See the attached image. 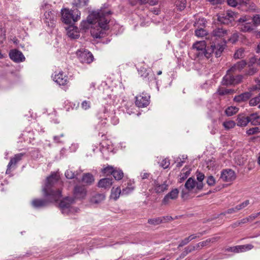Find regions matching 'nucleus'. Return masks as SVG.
Instances as JSON below:
<instances>
[{
  "instance_id": "f257e3e1",
  "label": "nucleus",
  "mask_w": 260,
  "mask_h": 260,
  "mask_svg": "<svg viewBox=\"0 0 260 260\" xmlns=\"http://www.w3.org/2000/svg\"><path fill=\"white\" fill-rule=\"evenodd\" d=\"M112 14L110 5L105 3L100 9L90 12L86 20L81 22L80 29L86 31L90 28V34L93 38H103L106 31L109 28V23Z\"/></svg>"
},
{
  "instance_id": "f03ea898",
  "label": "nucleus",
  "mask_w": 260,
  "mask_h": 260,
  "mask_svg": "<svg viewBox=\"0 0 260 260\" xmlns=\"http://www.w3.org/2000/svg\"><path fill=\"white\" fill-rule=\"evenodd\" d=\"M59 179L56 173H52L46 179L42 191L45 199H35L31 201V205L35 208H41L47 206L49 203L56 202L61 197V190L55 189V184Z\"/></svg>"
},
{
  "instance_id": "7ed1b4c3",
  "label": "nucleus",
  "mask_w": 260,
  "mask_h": 260,
  "mask_svg": "<svg viewBox=\"0 0 260 260\" xmlns=\"http://www.w3.org/2000/svg\"><path fill=\"white\" fill-rule=\"evenodd\" d=\"M74 197H66L61 200L59 204V207L63 214H69L77 210L73 208L71 205L74 203L75 199H83L87 195V190L83 185H76L73 190Z\"/></svg>"
},
{
  "instance_id": "20e7f679",
  "label": "nucleus",
  "mask_w": 260,
  "mask_h": 260,
  "mask_svg": "<svg viewBox=\"0 0 260 260\" xmlns=\"http://www.w3.org/2000/svg\"><path fill=\"white\" fill-rule=\"evenodd\" d=\"M61 13L62 21L67 24L76 22L80 18L81 13L79 10L63 8Z\"/></svg>"
},
{
  "instance_id": "39448f33",
  "label": "nucleus",
  "mask_w": 260,
  "mask_h": 260,
  "mask_svg": "<svg viewBox=\"0 0 260 260\" xmlns=\"http://www.w3.org/2000/svg\"><path fill=\"white\" fill-rule=\"evenodd\" d=\"M236 13L231 10H227L223 13H219L218 20L222 24H228L234 21Z\"/></svg>"
},
{
  "instance_id": "423d86ee",
  "label": "nucleus",
  "mask_w": 260,
  "mask_h": 260,
  "mask_svg": "<svg viewBox=\"0 0 260 260\" xmlns=\"http://www.w3.org/2000/svg\"><path fill=\"white\" fill-rule=\"evenodd\" d=\"M136 105L139 108L146 107L150 104V96L147 93L142 92L135 97Z\"/></svg>"
},
{
  "instance_id": "0eeeda50",
  "label": "nucleus",
  "mask_w": 260,
  "mask_h": 260,
  "mask_svg": "<svg viewBox=\"0 0 260 260\" xmlns=\"http://www.w3.org/2000/svg\"><path fill=\"white\" fill-rule=\"evenodd\" d=\"M80 61L83 63L89 64L93 60L92 54L88 50L78 51L77 52Z\"/></svg>"
},
{
  "instance_id": "6e6552de",
  "label": "nucleus",
  "mask_w": 260,
  "mask_h": 260,
  "mask_svg": "<svg viewBox=\"0 0 260 260\" xmlns=\"http://www.w3.org/2000/svg\"><path fill=\"white\" fill-rule=\"evenodd\" d=\"M139 74L147 82L149 83L155 79V76L153 72L150 70H146L145 68H142L138 70Z\"/></svg>"
},
{
  "instance_id": "1a4fd4ad",
  "label": "nucleus",
  "mask_w": 260,
  "mask_h": 260,
  "mask_svg": "<svg viewBox=\"0 0 260 260\" xmlns=\"http://www.w3.org/2000/svg\"><path fill=\"white\" fill-rule=\"evenodd\" d=\"M239 22H242L239 24V28L243 32H252L254 30V25L251 22H246L245 18H240L239 19Z\"/></svg>"
},
{
  "instance_id": "9d476101",
  "label": "nucleus",
  "mask_w": 260,
  "mask_h": 260,
  "mask_svg": "<svg viewBox=\"0 0 260 260\" xmlns=\"http://www.w3.org/2000/svg\"><path fill=\"white\" fill-rule=\"evenodd\" d=\"M236 177L235 172L231 169L224 170L221 173L220 179L223 181L231 182L234 180Z\"/></svg>"
},
{
  "instance_id": "9b49d317",
  "label": "nucleus",
  "mask_w": 260,
  "mask_h": 260,
  "mask_svg": "<svg viewBox=\"0 0 260 260\" xmlns=\"http://www.w3.org/2000/svg\"><path fill=\"white\" fill-rule=\"evenodd\" d=\"M9 55L11 59L15 62H22L25 60V57L22 53L16 49L11 50Z\"/></svg>"
},
{
  "instance_id": "f8f14e48",
  "label": "nucleus",
  "mask_w": 260,
  "mask_h": 260,
  "mask_svg": "<svg viewBox=\"0 0 260 260\" xmlns=\"http://www.w3.org/2000/svg\"><path fill=\"white\" fill-rule=\"evenodd\" d=\"M249 204V201L247 200L242 203L237 205L234 208H231L228 209L224 212L221 213L220 214L222 215H225L227 214H233L234 213H236L239 211L242 210V209L245 208Z\"/></svg>"
},
{
  "instance_id": "ddd939ff",
  "label": "nucleus",
  "mask_w": 260,
  "mask_h": 260,
  "mask_svg": "<svg viewBox=\"0 0 260 260\" xmlns=\"http://www.w3.org/2000/svg\"><path fill=\"white\" fill-rule=\"evenodd\" d=\"M53 80L59 85H66L68 83V77L62 71L55 74L53 77Z\"/></svg>"
},
{
  "instance_id": "4468645a",
  "label": "nucleus",
  "mask_w": 260,
  "mask_h": 260,
  "mask_svg": "<svg viewBox=\"0 0 260 260\" xmlns=\"http://www.w3.org/2000/svg\"><path fill=\"white\" fill-rule=\"evenodd\" d=\"M179 191L177 188L172 190L167 194L162 200V205H168L170 202V200H175L178 196Z\"/></svg>"
},
{
  "instance_id": "2eb2a0df",
  "label": "nucleus",
  "mask_w": 260,
  "mask_h": 260,
  "mask_svg": "<svg viewBox=\"0 0 260 260\" xmlns=\"http://www.w3.org/2000/svg\"><path fill=\"white\" fill-rule=\"evenodd\" d=\"M67 34L72 39H78L80 37L78 28L74 25H70L67 28Z\"/></svg>"
},
{
  "instance_id": "dca6fc26",
  "label": "nucleus",
  "mask_w": 260,
  "mask_h": 260,
  "mask_svg": "<svg viewBox=\"0 0 260 260\" xmlns=\"http://www.w3.org/2000/svg\"><path fill=\"white\" fill-rule=\"evenodd\" d=\"M247 62L245 60H241L234 64L228 70V72L232 73L241 72L246 66Z\"/></svg>"
},
{
  "instance_id": "f3484780",
  "label": "nucleus",
  "mask_w": 260,
  "mask_h": 260,
  "mask_svg": "<svg viewBox=\"0 0 260 260\" xmlns=\"http://www.w3.org/2000/svg\"><path fill=\"white\" fill-rule=\"evenodd\" d=\"M107 127V118H102V117L98 118V121L95 126V128L99 132V134L101 133L102 136L104 135L103 133L105 131Z\"/></svg>"
},
{
  "instance_id": "a211bd4d",
  "label": "nucleus",
  "mask_w": 260,
  "mask_h": 260,
  "mask_svg": "<svg viewBox=\"0 0 260 260\" xmlns=\"http://www.w3.org/2000/svg\"><path fill=\"white\" fill-rule=\"evenodd\" d=\"M234 75L231 72H226V75L222 78L221 84L224 86L234 85Z\"/></svg>"
},
{
  "instance_id": "6ab92c4d",
  "label": "nucleus",
  "mask_w": 260,
  "mask_h": 260,
  "mask_svg": "<svg viewBox=\"0 0 260 260\" xmlns=\"http://www.w3.org/2000/svg\"><path fill=\"white\" fill-rule=\"evenodd\" d=\"M154 183V190L157 193H162L168 188V184H167V181L160 183L158 181L155 180Z\"/></svg>"
},
{
  "instance_id": "aec40b11",
  "label": "nucleus",
  "mask_w": 260,
  "mask_h": 260,
  "mask_svg": "<svg viewBox=\"0 0 260 260\" xmlns=\"http://www.w3.org/2000/svg\"><path fill=\"white\" fill-rule=\"evenodd\" d=\"M112 179L105 178L99 180L98 184V186L100 188L109 189L112 186Z\"/></svg>"
},
{
  "instance_id": "412c9836",
  "label": "nucleus",
  "mask_w": 260,
  "mask_h": 260,
  "mask_svg": "<svg viewBox=\"0 0 260 260\" xmlns=\"http://www.w3.org/2000/svg\"><path fill=\"white\" fill-rule=\"evenodd\" d=\"M237 124L239 126H245L250 122L249 116H246L245 115H239L237 118Z\"/></svg>"
},
{
  "instance_id": "4be33fe9",
  "label": "nucleus",
  "mask_w": 260,
  "mask_h": 260,
  "mask_svg": "<svg viewBox=\"0 0 260 260\" xmlns=\"http://www.w3.org/2000/svg\"><path fill=\"white\" fill-rule=\"evenodd\" d=\"M210 46L213 49V54H215L216 57H220L224 49V45L219 44L213 43Z\"/></svg>"
},
{
  "instance_id": "5701e85b",
  "label": "nucleus",
  "mask_w": 260,
  "mask_h": 260,
  "mask_svg": "<svg viewBox=\"0 0 260 260\" xmlns=\"http://www.w3.org/2000/svg\"><path fill=\"white\" fill-rule=\"evenodd\" d=\"M89 0H74L73 5L76 8L75 9H86L88 6Z\"/></svg>"
},
{
  "instance_id": "b1692460",
  "label": "nucleus",
  "mask_w": 260,
  "mask_h": 260,
  "mask_svg": "<svg viewBox=\"0 0 260 260\" xmlns=\"http://www.w3.org/2000/svg\"><path fill=\"white\" fill-rule=\"evenodd\" d=\"M251 96L250 92H245L238 95L235 96L234 101L237 103H241L248 100Z\"/></svg>"
},
{
  "instance_id": "393cba45",
  "label": "nucleus",
  "mask_w": 260,
  "mask_h": 260,
  "mask_svg": "<svg viewBox=\"0 0 260 260\" xmlns=\"http://www.w3.org/2000/svg\"><path fill=\"white\" fill-rule=\"evenodd\" d=\"M45 22L48 26H52L54 20L55 16L51 11H46L44 13Z\"/></svg>"
},
{
  "instance_id": "a878e982",
  "label": "nucleus",
  "mask_w": 260,
  "mask_h": 260,
  "mask_svg": "<svg viewBox=\"0 0 260 260\" xmlns=\"http://www.w3.org/2000/svg\"><path fill=\"white\" fill-rule=\"evenodd\" d=\"M227 34V30L222 27H216L212 32V35L217 38H221Z\"/></svg>"
},
{
  "instance_id": "bb28decb",
  "label": "nucleus",
  "mask_w": 260,
  "mask_h": 260,
  "mask_svg": "<svg viewBox=\"0 0 260 260\" xmlns=\"http://www.w3.org/2000/svg\"><path fill=\"white\" fill-rule=\"evenodd\" d=\"M105 199V195L104 193H96L90 199V202L93 204H98Z\"/></svg>"
},
{
  "instance_id": "cd10ccee",
  "label": "nucleus",
  "mask_w": 260,
  "mask_h": 260,
  "mask_svg": "<svg viewBox=\"0 0 260 260\" xmlns=\"http://www.w3.org/2000/svg\"><path fill=\"white\" fill-rule=\"evenodd\" d=\"M83 182L87 185H90L94 181L93 176L90 173H85L83 175L82 178Z\"/></svg>"
},
{
  "instance_id": "c85d7f7f",
  "label": "nucleus",
  "mask_w": 260,
  "mask_h": 260,
  "mask_svg": "<svg viewBox=\"0 0 260 260\" xmlns=\"http://www.w3.org/2000/svg\"><path fill=\"white\" fill-rule=\"evenodd\" d=\"M25 155L24 153H19L15 154L13 157L10 159L9 165L12 167L15 166L17 163L21 160L23 156Z\"/></svg>"
},
{
  "instance_id": "c756f323",
  "label": "nucleus",
  "mask_w": 260,
  "mask_h": 260,
  "mask_svg": "<svg viewBox=\"0 0 260 260\" xmlns=\"http://www.w3.org/2000/svg\"><path fill=\"white\" fill-rule=\"evenodd\" d=\"M249 120L252 125H260V116L257 115L256 113L250 114L249 115Z\"/></svg>"
},
{
  "instance_id": "7c9ffc66",
  "label": "nucleus",
  "mask_w": 260,
  "mask_h": 260,
  "mask_svg": "<svg viewBox=\"0 0 260 260\" xmlns=\"http://www.w3.org/2000/svg\"><path fill=\"white\" fill-rule=\"evenodd\" d=\"M192 47L197 50L201 51V53H203L206 48V44L205 41L197 42L193 44Z\"/></svg>"
},
{
  "instance_id": "2f4dec72",
  "label": "nucleus",
  "mask_w": 260,
  "mask_h": 260,
  "mask_svg": "<svg viewBox=\"0 0 260 260\" xmlns=\"http://www.w3.org/2000/svg\"><path fill=\"white\" fill-rule=\"evenodd\" d=\"M196 181L194 179L189 178L185 183V187L188 191H190L196 186Z\"/></svg>"
},
{
  "instance_id": "473e14b6",
  "label": "nucleus",
  "mask_w": 260,
  "mask_h": 260,
  "mask_svg": "<svg viewBox=\"0 0 260 260\" xmlns=\"http://www.w3.org/2000/svg\"><path fill=\"white\" fill-rule=\"evenodd\" d=\"M235 90L232 89H228L224 87H219L217 90V93L220 95L230 94L234 93Z\"/></svg>"
},
{
  "instance_id": "72a5a7b5",
  "label": "nucleus",
  "mask_w": 260,
  "mask_h": 260,
  "mask_svg": "<svg viewBox=\"0 0 260 260\" xmlns=\"http://www.w3.org/2000/svg\"><path fill=\"white\" fill-rule=\"evenodd\" d=\"M214 50L211 46L206 48L203 53H199V55H204L207 58H209L213 54Z\"/></svg>"
},
{
  "instance_id": "f704fd0d",
  "label": "nucleus",
  "mask_w": 260,
  "mask_h": 260,
  "mask_svg": "<svg viewBox=\"0 0 260 260\" xmlns=\"http://www.w3.org/2000/svg\"><path fill=\"white\" fill-rule=\"evenodd\" d=\"M120 193L122 194V191L120 187H117L115 189L113 188L111 190V197L114 200H117L119 198Z\"/></svg>"
},
{
  "instance_id": "c9c22d12",
  "label": "nucleus",
  "mask_w": 260,
  "mask_h": 260,
  "mask_svg": "<svg viewBox=\"0 0 260 260\" xmlns=\"http://www.w3.org/2000/svg\"><path fill=\"white\" fill-rule=\"evenodd\" d=\"M206 24V20L204 18H199L193 24L194 27L200 28H203L205 26Z\"/></svg>"
},
{
  "instance_id": "e433bc0d",
  "label": "nucleus",
  "mask_w": 260,
  "mask_h": 260,
  "mask_svg": "<svg viewBox=\"0 0 260 260\" xmlns=\"http://www.w3.org/2000/svg\"><path fill=\"white\" fill-rule=\"evenodd\" d=\"M112 175H113L115 180H120L123 177V173L121 170L115 169Z\"/></svg>"
},
{
  "instance_id": "4c0bfd02",
  "label": "nucleus",
  "mask_w": 260,
  "mask_h": 260,
  "mask_svg": "<svg viewBox=\"0 0 260 260\" xmlns=\"http://www.w3.org/2000/svg\"><path fill=\"white\" fill-rule=\"evenodd\" d=\"M243 247L241 246V245H238L236 246L233 247H229L225 249V251L228 252H232L234 253H239L242 252V249Z\"/></svg>"
},
{
  "instance_id": "58836bf2",
  "label": "nucleus",
  "mask_w": 260,
  "mask_h": 260,
  "mask_svg": "<svg viewBox=\"0 0 260 260\" xmlns=\"http://www.w3.org/2000/svg\"><path fill=\"white\" fill-rule=\"evenodd\" d=\"M239 110V109L236 107H229L225 111L226 115L228 116H231L236 114Z\"/></svg>"
},
{
  "instance_id": "ea45409f",
  "label": "nucleus",
  "mask_w": 260,
  "mask_h": 260,
  "mask_svg": "<svg viewBox=\"0 0 260 260\" xmlns=\"http://www.w3.org/2000/svg\"><path fill=\"white\" fill-rule=\"evenodd\" d=\"M137 2L139 5L149 4L150 6H155L158 4L157 0H137Z\"/></svg>"
},
{
  "instance_id": "a19ab883",
  "label": "nucleus",
  "mask_w": 260,
  "mask_h": 260,
  "mask_svg": "<svg viewBox=\"0 0 260 260\" xmlns=\"http://www.w3.org/2000/svg\"><path fill=\"white\" fill-rule=\"evenodd\" d=\"M245 50L243 48H239L237 50L234 54V58L235 59H241L244 57Z\"/></svg>"
},
{
  "instance_id": "79ce46f5",
  "label": "nucleus",
  "mask_w": 260,
  "mask_h": 260,
  "mask_svg": "<svg viewBox=\"0 0 260 260\" xmlns=\"http://www.w3.org/2000/svg\"><path fill=\"white\" fill-rule=\"evenodd\" d=\"M195 35L198 37H203L207 35V31L203 28L201 27L195 30Z\"/></svg>"
},
{
  "instance_id": "37998d69",
  "label": "nucleus",
  "mask_w": 260,
  "mask_h": 260,
  "mask_svg": "<svg viewBox=\"0 0 260 260\" xmlns=\"http://www.w3.org/2000/svg\"><path fill=\"white\" fill-rule=\"evenodd\" d=\"M162 222H163V219L160 217L156 218L149 219L148 220V223L153 225H158Z\"/></svg>"
},
{
  "instance_id": "c03bdc74",
  "label": "nucleus",
  "mask_w": 260,
  "mask_h": 260,
  "mask_svg": "<svg viewBox=\"0 0 260 260\" xmlns=\"http://www.w3.org/2000/svg\"><path fill=\"white\" fill-rule=\"evenodd\" d=\"M114 170L115 168L112 166H108L102 169V172L108 176L112 175Z\"/></svg>"
},
{
  "instance_id": "a18cd8bd",
  "label": "nucleus",
  "mask_w": 260,
  "mask_h": 260,
  "mask_svg": "<svg viewBox=\"0 0 260 260\" xmlns=\"http://www.w3.org/2000/svg\"><path fill=\"white\" fill-rule=\"evenodd\" d=\"M134 189V187L129 185L127 186L122 190V194L127 195L131 193Z\"/></svg>"
},
{
  "instance_id": "49530a36",
  "label": "nucleus",
  "mask_w": 260,
  "mask_h": 260,
  "mask_svg": "<svg viewBox=\"0 0 260 260\" xmlns=\"http://www.w3.org/2000/svg\"><path fill=\"white\" fill-rule=\"evenodd\" d=\"M252 22L254 26H257L260 25V15L256 14L252 17Z\"/></svg>"
},
{
  "instance_id": "de8ad7c7",
  "label": "nucleus",
  "mask_w": 260,
  "mask_h": 260,
  "mask_svg": "<svg viewBox=\"0 0 260 260\" xmlns=\"http://www.w3.org/2000/svg\"><path fill=\"white\" fill-rule=\"evenodd\" d=\"M223 125L225 129H229L235 126V122L233 121H225L223 122Z\"/></svg>"
},
{
  "instance_id": "09e8293b",
  "label": "nucleus",
  "mask_w": 260,
  "mask_h": 260,
  "mask_svg": "<svg viewBox=\"0 0 260 260\" xmlns=\"http://www.w3.org/2000/svg\"><path fill=\"white\" fill-rule=\"evenodd\" d=\"M260 132V128L258 127H254L249 128L247 131V134L248 135H254Z\"/></svg>"
},
{
  "instance_id": "8fccbe9b",
  "label": "nucleus",
  "mask_w": 260,
  "mask_h": 260,
  "mask_svg": "<svg viewBox=\"0 0 260 260\" xmlns=\"http://www.w3.org/2000/svg\"><path fill=\"white\" fill-rule=\"evenodd\" d=\"M170 164L169 160L167 158H165L160 163L159 166L164 169H167L169 167Z\"/></svg>"
},
{
  "instance_id": "3c124183",
  "label": "nucleus",
  "mask_w": 260,
  "mask_h": 260,
  "mask_svg": "<svg viewBox=\"0 0 260 260\" xmlns=\"http://www.w3.org/2000/svg\"><path fill=\"white\" fill-rule=\"evenodd\" d=\"M207 183L209 186H213L215 184V179L212 176H209L207 178Z\"/></svg>"
},
{
  "instance_id": "603ef678",
  "label": "nucleus",
  "mask_w": 260,
  "mask_h": 260,
  "mask_svg": "<svg viewBox=\"0 0 260 260\" xmlns=\"http://www.w3.org/2000/svg\"><path fill=\"white\" fill-rule=\"evenodd\" d=\"M234 85H237L240 83H241L243 79V76L241 75H238L237 76H234Z\"/></svg>"
},
{
  "instance_id": "864d4df0",
  "label": "nucleus",
  "mask_w": 260,
  "mask_h": 260,
  "mask_svg": "<svg viewBox=\"0 0 260 260\" xmlns=\"http://www.w3.org/2000/svg\"><path fill=\"white\" fill-rule=\"evenodd\" d=\"M65 176L67 179H71L75 177V174L72 171L68 170L65 172Z\"/></svg>"
},
{
  "instance_id": "5fc2aeb1",
  "label": "nucleus",
  "mask_w": 260,
  "mask_h": 260,
  "mask_svg": "<svg viewBox=\"0 0 260 260\" xmlns=\"http://www.w3.org/2000/svg\"><path fill=\"white\" fill-rule=\"evenodd\" d=\"M64 137L63 134H61L59 136H55L53 137V140L56 143H63V141L61 138Z\"/></svg>"
},
{
  "instance_id": "6e6d98bb",
  "label": "nucleus",
  "mask_w": 260,
  "mask_h": 260,
  "mask_svg": "<svg viewBox=\"0 0 260 260\" xmlns=\"http://www.w3.org/2000/svg\"><path fill=\"white\" fill-rule=\"evenodd\" d=\"M90 102L88 101H84L81 103V107L84 110H87L90 108Z\"/></svg>"
},
{
  "instance_id": "4d7b16f0",
  "label": "nucleus",
  "mask_w": 260,
  "mask_h": 260,
  "mask_svg": "<svg viewBox=\"0 0 260 260\" xmlns=\"http://www.w3.org/2000/svg\"><path fill=\"white\" fill-rule=\"evenodd\" d=\"M111 122L114 124H116L119 123V119L115 115V113H112L111 115Z\"/></svg>"
},
{
  "instance_id": "13d9d810",
  "label": "nucleus",
  "mask_w": 260,
  "mask_h": 260,
  "mask_svg": "<svg viewBox=\"0 0 260 260\" xmlns=\"http://www.w3.org/2000/svg\"><path fill=\"white\" fill-rule=\"evenodd\" d=\"M240 2V0H227L228 4L233 7H236Z\"/></svg>"
},
{
  "instance_id": "bf43d9fd",
  "label": "nucleus",
  "mask_w": 260,
  "mask_h": 260,
  "mask_svg": "<svg viewBox=\"0 0 260 260\" xmlns=\"http://www.w3.org/2000/svg\"><path fill=\"white\" fill-rule=\"evenodd\" d=\"M257 72V69L256 68H250L246 72V74L247 75L251 76L254 75Z\"/></svg>"
},
{
  "instance_id": "052dcab7",
  "label": "nucleus",
  "mask_w": 260,
  "mask_h": 260,
  "mask_svg": "<svg viewBox=\"0 0 260 260\" xmlns=\"http://www.w3.org/2000/svg\"><path fill=\"white\" fill-rule=\"evenodd\" d=\"M189 174V172H186L185 173L181 174L179 179V182L182 183L184 180H185Z\"/></svg>"
},
{
  "instance_id": "680f3d73",
  "label": "nucleus",
  "mask_w": 260,
  "mask_h": 260,
  "mask_svg": "<svg viewBox=\"0 0 260 260\" xmlns=\"http://www.w3.org/2000/svg\"><path fill=\"white\" fill-rule=\"evenodd\" d=\"M190 242L188 237L185 238L184 239L181 240L178 245V247H181L183 246L187 245Z\"/></svg>"
},
{
  "instance_id": "e2e57ef3",
  "label": "nucleus",
  "mask_w": 260,
  "mask_h": 260,
  "mask_svg": "<svg viewBox=\"0 0 260 260\" xmlns=\"http://www.w3.org/2000/svg\"><path fill=\"white\" fill-rule=\"evenodd\" d=\"M241 246L243 247V248L242 249V252L251 250L253 248V246L252 244L243 245H241Z\"/></svg>"
},
{
  "instance_id": "0e129e2a",
  "label": "nucleus",
  "mask_w": 260,
  "mask_h": 260,
  "mask_svg": "<svg viewBox=\"0 0 260 260\" xmlns=\"http://www.w3.org/2000/svg\"><path fill=\"white\" fill-rule=\"evenodd\" d=\"M184 250L185 251V253H186V254H188L189 253H190L194 251V246H193V245H190L184 248Z\"/></svg>"
},
{
  "instance_id": "69168bd1",
  "label": "nucleus",
  "mask_w": 260,
  "mask_h": 260,
  "mask_svg": "<svg viewBox=\"0 0 260 260\" xmlns=\"http://www.w3.org/2000/svg\"><path fill=\"white\" fill-rule=\"evenodd\" d=\"M204 234V232L199 233L198 234L199 235L192 234V235H191L189 236H188V238H189V241H191L197 238H199L201 236L203 235Z\"/></svg>"
},
{
  "instance_id": "338daca9",
  "label": "nucleus",
  "mask_w": 260,
  "mask_h": 260,
  "mask_svg": "<svg viewBox=\"0 0 260 260\" xmlns=\"http://www.w3.org/2000/svg\"><path fill=\"white\" fill-rule=\"evenodd\" d=\"M205 178V176L204 174L202 173H199L197 174V180L199 181V182H202Z\"/></svg>"
},
{
  "instance_id": "774afa93",
  "label": "nucleus",
  "mask_w": 260,
  "mask_h": 260,
  "mask_svg": "<svg viewBox=\"0 0 260 260\" xmlns=\"http://www.w3.org/2000/svg\"><path fill=\"white\" fill-rule=\"evenodd\" d=\"M253 36L257 39H260V30H255L252 31Z\"/></svg>"
}]
</instances>
